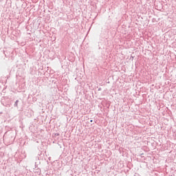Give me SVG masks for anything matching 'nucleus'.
<instances>
[{"label": "nucleus", "mask_w": 176, "mask_h": 176, "mask_svg": "<svg viewBox=\"0 0 176 176\" xmlns=\"http://www.w3.org/2000/svg\"><path fill=\"white\" fill-rule=\"evenodd\" d=\"M90 123H93V120H90Z\"/></svg>", "instance_id": "4"}, {"label": "nucleus", "mask_w": 176, "mask_h": 176, "mask_svg": "<svg viewBox=\"0 0 176 176\" xmlns=\"http://www.w3.org/2000/svg\"><path fill=\"white\" fill-rule=\"evenodd\" d=\"M36 167H38V165H37V164H35V168H36Z\"/></svg>", "instance_id": "6"}, {"label": "nucleus", "mask_w": 176, "mask_h": 176, "mask_svg": "<svg viewBox=\"0 0 176 176\" xmlns=\"http://www.w3.org/2000/svg\"><path fill=\"white\" fill-rule=\"evenodd\" d=\"M34 173L35 174H38V175H41V168H37L34 169Z\"/></svg>", "instance_id": "1"}, {"label": "nucleus", "mask_w": 176, "mask_h": 176, "mask_svg": "<svg viewBox=\"0 0 176 176\" xmlns=\"http://www.w3.org/2000/svg\"><path fill=\"white\" fill-rule=\"evenodd\" d=\"M102 89L101 88H98V91H101Z\"/></svg>", "instance_id": "3"}, {"label": "nucleus", "mask_w": 176, "mask_h": 176, "mask_svg": "<svg viewBox=\"0 0 176 176\" xmlns=\"http://www.w3.org/2000/svg\"><path fill=\"white\" fill-rule=\"evenodd\" d=\"M19 102H20V101L19 100H16L14 104V107L16 108H18L19 107Z\"/></svg>", "instance_id": "2"}, {"label": "nucleus", "mask_w": 176, "mask_h": 176, "mask_svg": "<svg viewBox=\"0 0 176 176\" xmlns=\"http://www.w3.org/2000/svg\"><path fill=\"white\" fill-rule=\"evenodd\" d=\"M55 135H60V134L59 133H56Z\"/></svg>", "instance_id": "5"}]
</instances>
